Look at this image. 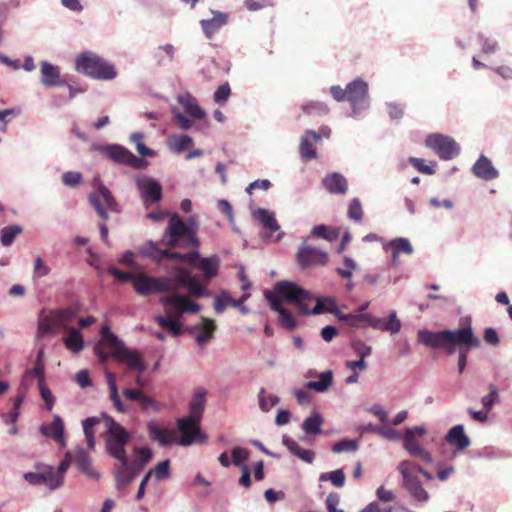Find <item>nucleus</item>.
Here are the masks:
<instances>
[{
  "label": "nucleus",
  "mask_w": 512,
  "mask_h": 512,
  "mask_svg": "<svg viewBox=\"0 0 512 512\" xmlns=\"http://www.w3.org/2000/svg\"><path fill=\"white\" fill-rule=\"evenodd\" d=\"M54 319L56 325L66 331V328H70L68 324L76 318V311L73 308L56 309L53 310Z\"/></svg>",
  "instance_id": "41"
},
{
  "label": "nucleus",
  "mask_w": 512,
  "mask_h": 512,
  "mask_svg": "<svg viewBox=\"0 0 512 512\" xmlns=\"http://www.w3.org/2000/svg\"><path fill=\"white\" fill-rule=\"evenodd\" d=\"M386 249L390 248L395 250L398 253H403L406 255H411L414 252V248L410 243L409 239L405 237H397L390 240L385 246Z\"/></svg>",
  "instance_id": "43"
},
{
  "label": "nucleus",
  "mask_w": 512,
  "mask_h": 512,
  "mask_svg": "<svg viewBox=\"0 0 512 512\" xmlns=\"http://www.w3.org/2000/svg\"><path fill=\"white\" fill-rule=\"evenodd\" d=\"M177 101L183 108V112L176 106H171L172 121L178 129L188 131L194 128V121L206 117V112L202 109L197 99L189 92H183L177 95Z\"/></svg>",
  "instance_id": "8"
},
{
  "label": "nucleus",
  "mask_w": 512,
  "mask_h": 512,
  "mask_svg": "<svg viewBox=\"0 0 512 512\" xmlns=\"http://www.w3.org/2000/svg\"><path fill=\"white\" fill-rule=\"evenodd\" d=\"M74 461L76 463L77 468L82 473L96 480L100 478V474L92 469L91 459L89 458L83 447L78 446L75 449Z\"/></svg>",
  "instance_id": "33"
},
{
  "label": "nucleus",
  "mask_w": 512,
  "mask_h": 512,
  "mask_svg": "<svg viewBox=\"0 0 512 512\" xmlns=\"http://www.w3.org/2000/svg\"><path fill=\"white\" fill-rule=\"evenodd\" d=\"M264 297L270 303L271 309L279 314V323L288 330L295 329L297 324L294 316L281 306L278 297L271 290H265Z\"/></svg>",
  "instance_id": "20"
},
{
  "label": "nucleus",
  "mask_w": 512,
  "mask_h": 512,
  "mask_svg": "<svg viewBox=\"0 0 512 512\" xmlns=\"http://www.w3.org/2000/svg\"><path fill=\"white\" fill-rule=\"evenodd\" d=\"M23 231L20 225L6 226L0 231V241L3 246L9 247L13 244L14 239L17 235Z\"/></svg>",
  "instance_id": "44"
},
{
  "label": "nucleus",
  "mask_w": 512,
  "mask_h": 512,
  "mask_svg": "<svg viewBox=\"0 0 512 512\" xmlns=\"http://www.w3.org/2000/svg\"><path fill=\"white\" fill-rule=\"evenodd\" d=\"M425 145L440 159L448 161L460 154V145L450 136L434 133L426 137Z\"/></svg>",
  "instance_id": "15"
},
{
  "label": "nucleus",
  "mask_w": 512,
  "mask_h": 512,
  "mask_svg": "<svg viewBox=\"0 0 512 512\" xmlns=\"http://www.w3.org/2000/svg\"><path fill=\"white\" fill-rule=\"evenodd\" d=\"M347 215H348V218L353 221L359 222L362 220L363 210H362V205H361L359 198H353L350 201Z\"/></svg>",
  "instance_id": "53"
},
{
  "label": "nucleus",
  "mask_w": 512,
  "mask_h": 512,
  "mask_svg": "<svg viewBox=\"0 0 512 512\" xmlns=\"http://www.w3.org/2000/svg\"><path fill=\"white\" fill-rule=\"evenodd\" d=\"M418 343L432 349H444L448 354L456 351V346L464 349L478 348L480 340L475 336L469 317L462 320V326L457 329L430 331L421 329L417 332Z\"/></svg>",
  "instance_id": "2"
},
{
  "label": "nucleus",
  "mask_w": 512,
  "mask_h": 512,
  "mask_svg": "<svg viewBox=\"0 0 512 512\" xmlns=\"http://www.w3.org/2000/svg\"><path fill=\"white\" fill-rule=\"evenodd\" d=\"M371 327L375 330L397 334L400 332L402 324L395 310H392L388 317L380 318L372 316Z\"/></svg>",
  "instance_id": "24"
},
{
  "label": "nucleus",
  "mask_w": 512,
  "mask_h": 512,
  "mask_svg": "<svg viewBox=\"0 0 512 512\" xmlns=\"http://www.w3.org/2000/svg\"><path fill=\"white\" fill-rule=\"evenodd\" d=\"M116 489L121 491L126 489L133 482V475L128 474V458L125 464H121L114 473Z\"/></svg>",
  "instance_id": "39"
},
{
  "label": "nucleus",
  "mask_w": 512,
  "mask_h": 512,
  "mask_svg": "<svg viewBox=\"0 0 512 512\" xmlns=\"http://www.w3.org/2000/svg\"><path fill=\"white\" fill-rule=\"evenodd\" d=\"M205 391L203 390H199L197 391L193 398H192V401L190 403V411H191V415L188 416L187 418H191L192 422L197 425H198V422L202 416V412L204 410V407H205Z\"/></svg>",
  "instance_id": "37"
},
{
  "label": "nucleus",
  "mask_w": 512,
  "mask_h": 512,
  "mask_svg": "<svg viewBox=\"0 0 512 512\" xmlns=\"http://www.w3.org/2000/svg\"><path fill=\"white\" fill-rule=\"evenodd\" d=\"M254 219L270 233L280 230V226L275 218L274 212L265 209L257 208L252 212Z\"/></svg>",
  "instance_id": "31"
},
{
  "label": "nucleus",
  "mask_w": 512,
  "mask_h": 512,
  "mask_svg": "<svg viewBox=\"0 0 512 512\" xmlns=\"http://www.w3.org/2000/svg\"><path fill=\"white\" fill-rule=\"evenodd\" d=\"M136 460L135 463L139 468H143L144 465L151 459L152 451L149 447H141L135 449Z\"/></svg>",
  "instance_id": "59"
},
{
  "label": "nucleus",
  "mask_w": 512,
  "mask_h": 512,
  "mask_svg": "<svg viewBox=\"0 0 512 512\" xmlns=\"http://www.w3.org/2000/svg\"><path fill=\"white\" fill-rule=\"evenodd\" d=\"M193 145V138L187 134H173L167 140L168 149L175 154H181Z\"/></svg>",
  "instance_id": "34"
},
{
  "label": "nucleus",
  "mask_w": 512,
  "mask_h": 512,
  "mask_svg": "<svg viewBox=\"0 0 512 512\" xmlns=\"http://www.w3.org/2000/svg\"><path fill=\"white\" fill-rule=\"evenodd\" d=\"M310 236L319 237L331 242L338 237V232L324 224H320L315 225L311 229Z\"/></svg>",
  "instance_id": "46"
},
{
  "label": "nucleus",
  "mask_w": 512,
  "mask_h": 512,
  "mask_svg": "<svg viewBox=\"0 0 512 512\" xmlns=\"http://www.w3.org/2000/svg\"><path fill=\"white\" fill-rule=\"evenodd\" d=\"M328 261V254L324 250L315 248L302 242L297 253V262L302 268L309 266H323Z\"/></svg>",
  "instance_id": "17"
},
{
  "label": "nucleus",
  "mask_w": 512,
  "mask_h": 512,
  "mask_svg": "<svg viewBox=\"0 0 512 512\" xmlns=\"http://www.w3.org/2000/svg\"><path fill=\"white\" fill-rule=\"evenodd\" d=\"M57 328H59V326L56 325V320L54 319V313H53V311H51L47 317H45L39 321L37 336L42 337L46 334L54 333Z\"/></svg>",
  "instance_id": "45"
},
{
  "label": "nucleus",
  "mask_w": 512,
  "mask_h": 512,
  "mask_svg": "<svg viewBox=\"0 0 512 512\" xmlns=\"http://www.w3.org/2000/svg\"><path fill=\"white\" fill-rule=\"evenodd\" d=\"M326 508L328 512H344L338 508L340 497L337 493H330L326 498Z\"/></svg>",
  "instance_id": "64"
},
{
  "label": "nucleus",
  "mask_w": 512,
  "mask_h": 512,
  "mask_svg": "<svg viewBox=\"0 0 512 512\" xmlns=\"http://www.w3.org/2000/svg\"><path fill=\"white\" fill-rule=\"evenodd\" d=\"M67 334L63 338L65 347L73 353H79L84 347L83 337L80 331L76 328H66Z\"/></svg>",
  "instance_id": "36"
},
{
  "label": "nucleus",
  "mask_w": 512,
  "mask_h": 512,
  "mask_svg": "<svg viewBox=\"0 0 512 512\" xmlns=\"http://www.w3.org/2000/svg\"><path fill=\"white\" fill-rule=\"evenodd\" d=\"M211 13L213 14L211 19H202L200 21L202 31L207 39H211L228 22V14L217 10H211Z\"/></svg>",
  "instance_id": "25"
},
{
  "label": "nucleus",
  "mask_w": 512,
  "mask_h": 512,
  "mask_svg": "<svg viewBox=\"0 0 512 512\" xmlns=\"http://www.w3.org/2000/svg\"><path fill=\"white\" fill-rule=\"evenodd\" d=\"M402 439L403 448L410 456L419 458L426 463L433 462L432 455L418 443L415 437H410V432H404Z\"/></svg>",
  "instance_id": "26"
},
{
  "label": "nucleus",
  "mask_w": 512,
  "mask_h": 512,
  "mask_svg": "<svg viewBox=\"0 0 512 512\" xmlns=\"http://www.w3.org/2000/svg\"><path fill=\"white\" fill-rule=\"evenodd\" d=\"M329 300H334L331 297H318L316 298V305L313 307V309H309V314L312 315H318L322 314L324 312L329 313Z\"/></svg>",
  "instance_id": "60"
},
{
  "label": "nucleus",
  "mask_w": 512,
  "mask_h": 512,
  "mask_svg": "<svg viewBox=\"0 0 512 512\" xmlns=\"http://www.w3.org/2000/svg\"><path fill=\"white\" fill-rule=\"evenodd\" d=\"M415 462L403 460L398 464L397 470L402 475L403 486L408 494L417 502L425 503L429 499V494L423 488L417 476L414 475Z\"/></svg>",
  "instance_id": "13"
},
{
  "label": "nucleus",
  "mask_w": 512,
  "mask_h": 512,
  "mask_svg": "<svg viewBox=\"0 0 512 512\" xmlns=\"http://www.w3.org/2000/svg\"><path fill=\"white\" fill-rule=\"evenodd\" d=\"M177 428L181 433L180 437H177L174 431L168 432L159 428L154 423H150L148 426L150 437L158 441L161 446H167L172 443L180 446H190L195 442L206 440L200 428L192 422L191 418L178 419Z\"/></svg>",
  "instance_id": "4"
},
{
  "label": "nucleus",
  "mask_w": 512,
  "mask_h": 512,
  "mask_svg": "<svg viewBox=\"0 0 512 512\" xmlns=\"http://www.w3.org/2000/svg\"><path fill=\"white\" fill-rule=\"evenodd\" d=\"M33 270H34V273H33L34 280L43 278L51 272L50 267L44 263L43 259L40 256L36 257V259L34 261Z\"/></svg>",
  "instance_id": "57"
},
{
  "label": "nucleus",
  "mask_w": 512,
  "mask_h": 512,
  "mask_svg": "<svg viewBox=\"0 0 512 512\" xmlns=\"http://www.w3.org/2000/svg\"><path fill=\"white\" fill-rule=\"evenodd\" d=\"M323 417L318 412H313L302 423L301 428L306 434L317 435L321 433Z\"/></svg>",
  "instance_id": "40"
},
{
  "label": "nucleus",
  "mask_w": 512,
  "mask_h": 512,
  "mask_svg": "<svg viewBox=\"0 0 512 512\" xmlns=\"http://www.w3.org/2000/svg\"><path fill=\"white\" fill-rule=\"evenodd\" d=\"M40 432L43 436L55 440L61 447L66 446L64 438V422L59 415H54L53 421L48 424L40 426Z\"/></svg>",
  "instance_id": "22"
},
{
  "label": "nucleus",
  "mask_w": 512,
  "mask_h": 512,
  "mask_svg": "<svg viewBox=\"0 0 512 512\" xmlns=\"http://www.w3.org/2000/svg\"><path fill=\"white\" fill-rule=\"evenodd\" d=\"M500 402L498 388L494 384L489 385V393L481 398L483 408L489 412L495 404Z\"/></svg>",
  "instance_id": "48"
},
{
  "label": "nucleus",
  "mask_w": 512,
  "mask_h": 512,
  "mask_svg": "<svg viewBox=\"0 0 512 512\" xmlns=\"http://www.w3.org/2000/svg\"><path fill=\"white\" fill-rule=\"evenodd\" d=\"M318 380L308 381L305 386L308 389L314 390L318 393H323L329 389L333 382V373L331 370L321 372L318 375Z\"/></svg>",
  "instance_id": "38"
},
{
  "label": "nucleus",
  "mask_w": 512,
  "mask_h": 512,
  "mask_svg": "<svg viewBox=\"0 0 512 512\" xmlns=\"http://www.w3.org/2000/svg\"><path fill=\"white\" fill-rule=\"evenodd\" d=\"M491 70L505 81L512 80V66L501 64L491 67Z\"/></svg>",
  "instance_id": "63"
},
{
  "label": "nucleus",
  "mask_w": 512,
  "mask_h": 512,
  "mask_svg": "<svg viewBox=\"0 0 512 512\" xmlns=\"http://www.w3.org/2000/svg\"><path fill=\"white\" fill-rule=\"evenodd\" d=\"M62 182L65 186L74 188L83 182V175L78 171H67L62 174Z\"/></svg>",
  "instance_id": "54"
},
{
  "label": "nucleus",
  "mask_w": 512,
  "mask_h": 512,
  "mask_svg": "<svg viewBox=\"0 0 512 512\" xmlns=\"http://www.w3.org/2000/svg\"><path fill=\"white\" fill-rule=\"evenodd\" d=\"M42 484L50 490H55L63 485L64 477L52 466H43L41 469Z\"/></svg>",
  "instance_id": "35"
},
{
  "label": "nucleus",
  "mask_w": 512,
  "mask_h": 512,
  "mask_svg": "<svg viewBox=\"0 0 512 512\" xmlns=\"http://www.w3.org/2000/svg\"><path fill=\"white\" fill-rule=\"evenodd\" d=\"M171 274H174L173 289L170 294L160 298V303L165 306L166 316L157 315L155 321L173 336H179L182 333L179 321L182 315L197 313L200 310V305L190 301L188 296L179 294L178 290L186 288L191 296L197 298L208 295L209 291L200 285L198 279L187 268L173 266Z\"/></svg>",
  "instance_id": "1"
},
{
  "label": "nucleus",
  "mask_w": 512,
  "mask_h": 512,
  "mask_svg": "<svg viewBox=\"0 0 512 512\" xmlns=\"http://www.w3.org/2000/svg\"><path fill=\"white\" fill-rule=\"evenodd\" d=\"M472 174L484 181H492L499 177V170L493 165L491 159L481 154L471 167Z\"/></svg>",
  "instance_id": "19"
},
{
  "label": "nucleus",
  "mask_w": 512,
  "mask_h": 512,
  "mask_svg": "<svg viewBox=\"0 0 512 512\" xmlns=\"http://www.w3.org/2000/svg\"><path fill=\"white\" fill-rule=\"evenodd\" d=\"M408 161L421 173L433 175L436 171L435 168L437 164L434 161L430 162V164H426L423 159L417 157H409Z\"/></svg>",
  "instance_id": "50"
},
{
  "label": "nucleus",
  "mask_w": 512,
  "mask_h": 512,
  "mask_svg": "<svg viewBox=\"0 0 512 512\" xmlns=\"http://www.w3.org/2000/svg\"><path fill=\"white\" fill-rule=\"evenodd\" d=\"M133 287L141 296H148L152 293L168 292L170 294L175 284L174 277H151L144 274L134 276Z\"/></svg>",
  "instance_id": "14"
},
{
  "label": "nucleus",
  "mask_w": 512,
  "mask_h": 512,
  "mask_svg": "<svg viewBox=\"0 0 512 512\" xmlns=\"http://www.w3.org/2000/svg\"><path fill=\"white\" fill-rule=\"evenodd\" d=\"M92 149L102 153L116 164L126 165L136 170H141L147 166L145 160L138 158L120 144H94Z\"/></svg>",
  "instance_id": "12"
},
{
  "label": "nucleus",
  "mask_w": 512,
  "mask_h": 512,
  "mask_svg": "<svg viewBox=\"0 0 512 512\" xmlns=\"http://www.w3.org/2000/svg\"><path fill=\"white\" fill-rule=\"evenodd\" d=\"M231 93L228 83L220 85L214 92V101L218 104H223L227 101Z\"/></svg>",
  "instance_id": "62"
},
{
  "label": "nucleus",
  "mask_w": 512,
  "mask_h": 512,
  "mask_svg": "<svg viewBox=\"0 0 512 512\" xmlns=\"http://www.w3.org/2000/svg\"><path fill=\"white\" fill-rule=\"evenodd\" d=\"M141 256L149 258L156 263H161L164 259H173L183 261V254L179 252H172L168 249H161L154 241H147L139 248Z\"/></svg>",
  "instance_id": "18"
},
{
  "label": "nucleus",
  "mask_w": 512,
  "mask_h": 512,
  "mask_svg": "<svg viewBox=\"0 0 512 512\" xmlns=\"http://www.w3.org/2000/svg\"><path fill=\"white\" fill-rule=\"evenodd\" d=\"M259 407L263 412H268L271 408L276 406L280 399L276 395H266V390L261 388L258 394Z\"/></svg>",
  "instance_id": "49"
},
{
  "label": "nucleus",
  "mask_w": 512,
  "mask_h": 512,
  "mask_svg": "<svg viewBox=\"0 0 512 512\" xmlns=\"http://www.w3.org/2000/svg\"><path fill=\"white\" fill-rule=\"evenodd\" d=\"M154 476L156 480H162L165 478H168L170 475V462L169 460H164L162 462H159L156 466L154 471Z\"/></svg>",
  "instance_id": "61"
},
{
  "label": "nucleus",
  "mask_w": 512,
  "mask_h": 512,
  "mask_svg": "<svg viewBox=\"0 0 512 512\" xmlns=\"http://www.w3.org/2000/svg\"><path fill=\"white\" fill-rule=\"evenodd\" d=\"M101 422H104L107 432L106 447L108 453L121 464H125V459L128 458L125 447L131 436L119 423L106 414L101 417H88L82 421L88 448L91 450L95 448L94 427Z\"/></svg>",
  "instance_id": "3"
},
{
  "label": "nucleus",
  "mask_w": 512,
  "mask_h": 512,
  "mask_svg": "<svg viewBox=\"0 0 512 512\" xmlns=\"http://www.w3.org/2000/svg\"><path fill=\"white\" fill-rule=\"evenodd\" d=\"M135 182L145 208L161 201L163 189L157 180L147 175H138Z\"/></svg>",
  "instance_id": "16"
},
{
  "label": "nucleus",
  "mask_w": 512,
  "mask_h": 512,
  "mask_svg": "<svg viewBox=\"0 0 512 512\" xmlns=\"http://www.w3.org/2000/svg\"><path fill=\"white\" fill-rule=\"evenodd\" d=\"M41 79L40 82L45 87L62 86L60 69L58 66L44 60L40 62Z\"/></svg>",
  "instance_id": "23"
},
{
  "label": "nucleus",
  "mask_w": 512,
  "mask_h": 512,
  "mask_svg": "<svg viewBox=\"0 0 512 512\" xmlns=\"http://www.w3.org/2000/svg\"><path fill=\"white\" fill-rule=\"evenodd\" d=\"M329 313L333 314L339 321L344 322L350 326L353 313H343L337 307L335 300H329Z\"/></svg>",
  "instance_id": "58"
},
{
  "label": "nucleus",
  "mask_w": 512,
  "mask_h": 512,
  "mask_svg": "<svg viewBox=\"0 0 512 512\" xmlns=\"http://www.w3.org/2000/svg\"><path fill=\"white\" fill-rule=\"evenodd\" d=\"M102 341L111 349V356L124 363L127 368L136 374L146 371L147 365L139 352L129 349L124 342L114 334L110 327L105 325L101 329Z\"/></svg>",
  "instance_id": "5"
},
{
  "label": "nucleus",
  "mask_w": 512,
  "mask_h": 512,
  "mask_svg": "<svg viewBox=\"0 0 512 512\" xmlns=\"http://www.w3.org/2000/svg\"><path fill=\"white\" fill-rule=\"evenodd\" d=\"M372 316L371 314L365 313H353L350 326L354 328L371 327Z\"/></svg>",
  "instance_id": "56"
},
{
  "label": "nucleus",
  "mask_w": 512,
  "mask_h": 512,
  "mask_svg": "<svg viewBox=\"0 0 512 512\" xmlns=\"http://www.w3.org/2000/svg\"><path fill=\"white\" fill-rule=\"evenodd\" d=\"M368 83L362 78H356L347 84V100L351 106L350 116L361 119L370 108Z\"/></svg>",
  "instance_id": "10"
},
{
  "label": "nucleus",
  "mask_w": 512,
  "mask_h": 512,
  "mask_svg": "<svg viewBox=\"0 0 512 512\" xmlns=\"http://www.w3.org/2000/svg\"><path fill=\"white\" fill-rule=\"evenodd\" d=\"M477 38L481 44L482 53L494 54L500 50L499 42L495 38L488 37L483 33H479Z\"/></svg>",
  "instance_id": "47"
},
{
  "label": "nucleus",
  "mask_w": 512,
  "mask_h": 512,
  "mask_svg": "<svg viewBox=\"0 0 512 512\" xmlns=\"http://www.w3.org/2000/svg\"><path fill=\"white\" fill-rule=\"evenodd\" d=\"M221 260L216 254L209 257H202L197 262V269L202 272L203 280L209 282L219 272Z\"/></svg>",
  "instance_id": "27"
},
{
  "label": "nucleus",
  "mask_w": 512,
  "mask_h": 512,
  "mask_svg": "<svg viewBox=\"0 0 512 512\" xmlns=\"http://www.w3.org/2000/svg\"><path fill=\"white\" fill-rule=\"evenodd\" d=\"M272 292L278 297L280 304L281 301L293 303L300 314L309 315V308L305 301L313 299V295L297 283L281 280L275 284Z\"/></svg>",
  "instance_id": "9"
},
{
  "label": "nucleus",
  "mask_w": 512,
  "mask_h": 512,
  "mask_svg": "<svg viewBox=\"0 0 512 512\" xmlns=\"http://www.w3.org/2000/svg\"><path fill=\"white\" fill-rule=\"evenodd\" d=\"M123 394L127 399L137 401L144 412L158 411L161 408L160 403L146 395L142 389L124 388Z\"/></svg>",
  "instance_id": "21"
},
{
  "label": "nucleus",
  "mask_w": 512,
  "mask_h": 512,
  "mask_svg": "<svg viewBox=\"0 0 512 512\" xmlns=\"http://www.w3.org/2000/svg\"><path fill=\"white\" fill-rule=\"evenodd\" d=\"M301 108L304 113H308V114L315 112L319 115H323V114H327L329 111L328 106L325 103L319 102V101L307 102V103L303 104Z\"/></svg>",
  "instance_id": "55"
},
{
  "label": "nucleus",
  "mask_w": 512,
  "mask_h": 512,
  "mask_svg": "<svg viewBox=\"0 0 512 512\" xmlns=\"http://www.w3.org/2000/svg\"><path fill=\"white\" fill-rule=\"evenodd\" d=\"M160 242L173 248L190 249L199 247L194 229L189 227L176 213L170 216Z\"/></svg>",
  "instance_id": "6"
},
{
  "label": "nucleus",
  "mask_w": 512,
  "mask_h": 512,
  "mask_svg": "<svg viewBox=\"0 0 512 512\" xmlns=\"http://www.w3.org/2000/svg\"><path fill=\"white\" fill-rule=\"evenodd\" d=\"M283 445L296 457L302 461L311 464L315 459V453L312 450L304 449L291 437L284 435L282 437Z\"/></svg>",
  "instance_id": "32"
},
{
  "label": "nucleus",
  "mask_w": 512,
  "mask_h": 512,
  "mask_svg": "<svg viewBox=\"0 0 512 512\" xmlns=\"http://www.w3.org/2000/svg\"><path fill=\"white\" fill-rule=\"evenodd\" d=\"M92 186L93 191L89 193L88 201L98 216L107 220L109 218L108 211L118 212L117 201L99 178L93 179Z\"/></svg>",
  "instance_id": "11"
},
{
  "label": "nucleus",
  "mask_w": 512,
  "mask_h": 512,
  "mask_svg": "<svg viewBox=\"0 0 512 512\" xmlns=\"http://www.w3.org/2000/svg\"><path fill=\"white\" fill-rule=\"evenodd\" d=\"M358 441L355 439H342L336 442L331 450L333 453L354 452L358 449Z\"/></svg>",
  "instance_id": "51"
},
{
  "label": "nucleus",
  "mask_w": 512,
  "mask_h": 512,
  "mask_svg": "<svg viewBox=\"0 0 512 512\" xmlns=\"http://www.w3.org/2000/svg\"><path fill=\"white\" fill-rule=\"evenodd\" d=\"M250 452L248 449L236 446L232 449V463L242 469L243 466H246L244 462L249 458Z\"/></svg>",
  "instance_id": "52"
},
{
  "label": "nucleus",
  "mask_w": 512,
  "mask_h": 512,
  "mask_svg": "<svg viewBox=\"0 0 512 512\" xmlns=\"http://www.w3.org/2000/svg\"><path fill=\"white\" fill-rule=\"evenodd\" d=\"M75 69L87 77L100 81H109L117 77L114 65L92 51H85L76 57Z\"/></svg>",
  "instance_id": "7"
},
{
  "label": "nucleus",
  "mask_w": 512,
  "mask_h": 512,
  "mask_svg": "<svg viewBox=\"0 0 512 512\" xmlns=\"http://www.w3.org/2000/svg\"><path fill=\"white\" fill-rule=\"evenodd\" d=\"M323 185L331 194L344 195L348 191V181L340 173L333 172L323 178Z\"/></svg>",
  "instance_id": "28"
},
{
  "label": "nucleus",
  "mask_w": 512,
  "mask_h": 512,
  "mask_svg": "<svg viewBox=\"0 0 512 512\" xmlns=\"http://www.w3.org/2000/svg\"><path fill=\"white\" fill-rule=\"evenodd\" d=\"M320 139V135L314 130H307L301 137L300 154L305 160H311L316 157L314 143Z\"/></svg>",
  "instance_id": "30"
},
{
  "label": "nucleus",
  "mask_w": 512,
  "mask_h": 512,
  "mask_svg": "<svg viewBox=\"0 0 512 512\" xmlns=\"http://www.w3.org/2000/svg\"><path fill=\"white\" fill-rule=\"evenodd\" d=\"M201 321L202 325L200 327V331L195 337L196 342L199 345L207 343L212 338L213 332L216 328L214 322L208 318L202 317Z\"/></svg>",
  "instance_id": "42"
},
{
  "label": "nucleus",
  "mask_w": 512,
  "mask_h": 512,
  "mask_svg": "<svg viewBox=\"0 0 512 512\" xmlns=\"http://www.w3.org/2000/svg\"><path fill=\"white\" fill-rule=\"evenodd\" d=\"M445 441L454 446L457 450H464L471 444L470 438L464 431V426L461 424L455 425L445 435Z\"/></svg>",
  "instance_id": "29"
}]
</instances>
